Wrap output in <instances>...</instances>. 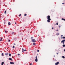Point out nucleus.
Returning a JSON list of instances; mask_svg holds the SVG:
<instances>
[{
  "label": "nucleus",
  "instance_id": "3",
  "mask_svg": "<svg viewBox=\"0 0 65 65\" xmlns=\"http://www.w3.org/2000/svg\"><path fill=\"white\" fill-rule=\"evenodd\" d=\"M65 41V40H63L61 42V43H63V44H64L65 43H64V42Z\"/></svg>",
  "mask_w": 65,
  "mask_h": 65
},
{
  "label": "nucleus",
  "instance_id": "7",
  "mask_svg": "<svg viewBox=\"0 0 65 65\" xmlns=\"http://www.w3.org/2000/svg\"><path fill=\"white\" fill-rule=\"evenodd\" d=\"M56 35H57V36L58 35H59V33H57L56 34Z\"/></svg>",
  "mask_w": 65,
  "mask_h": 65
},
{
  "label": "nucleus",
  "instance_id": "25",
  "mask_svg": "<svg viewBox=\"0 0 65 65\" xmlns=\"http://www.w3.org/2000/svg\"><path fill=\"white\" fill-rule=\"evenodd\" d=\"M13 48H14V46H13Z\"/></svg>",
  "mask_w": 65,
  "mask_h": 65
},
{
  "label": "nucleus",
  "instance_id": "44",
  "mask_svg": "<svg viewBox=\"0 0 65 65\" xmlns=\"http://www.w3.org/2000/svg\"><path fill=\"white\" fill-rule=\"evenodd\" d=\"M57 31H58V29H57Z\"/></svg>",
  "mask_w": 65,
  "mask_h": 65
},
{
  "label": "nucleus",
  "instance_id": "24",
  "mask_svg": "<svg viewBox=\"0 0 65 65\" xmlns=\"http://www.w3.org/2000/svg\"><path fill=\"white\" fill-rule=\"evenodd\" d=\"M10 63L11 64H12V62H10Z\"/></svg>",
  "mask_w": 65,
  "mask_h": 65
},
{
  "label": "nucleus",
  "instance_id": "1",
  "mask_svg": "<svg viewBox=\"0 0 65 65\" xmlns=\"http://www.w3.org/2000/svg\"><path fill=\"white\" fill-rule=\"evenodd\" d=\"M47 19H48L47 20V22L48 23H50V21L51 20V18H50L51 17H50V15H48L47 16Z\"/></svg>",
  "mask_w": 65,
  "mask_h": 65
},
{
  "label": "nucleus",
  "instance_id": "46",
  "mask_svg": "<svg viewBox=\"0 0 65 65\" xmlns=\"http://www.w3.org/2000/svg\"><path fill=\"white\" fill-rule=\"evenodd\" d=\"M62 37H61V39H62Z\"/></svg>",
  "mask_w": 65,
  "mask_h": 65
},
{
  "label": "nucleus",
  "instance_id": "6",
  "mask_svg": "<svg viewBox=\"0 0 65 65\" xmlns=\"http://www.w3.org/2000/svg\"><path fill=\"white\" fill-rule=\"evenodd\" d=\"M24 49L23 48H22V51L23 53H24Z\"/></svg>",
  "mask_w": 65,
  "mask_h": 65
},
{
  "label": "nucleus",
  "instance_id": "41",
  "mask_svg": "<svg viewBox=\"0 0 65 65\" xmlns=\"http://www.w3.org/2000/svg\"><path fill=\"white\" fill-rule=\"evenodd\" d=\"M32 65V63H30V65Z\"/></svg>",
  "mask_w": 65,
  "mask_h": 65
},
{
  "label": "nucleus",
  "instance_id": "23",
  "mask_svg": "<svg viewBox=\"0 0 65 65\" xmlns=\"http://www.w3.org/2000/svg\"><path fill=\"white\" fill-rule=\"evenodd\" d=\"M14 34V32H13L12 33V35H13Z\"/></svg>",
  "mask_w": 65,
  "mask_h": 65
},
{
  "label": "nucleus",
  "instance_id": "35",
  "mask_svg": "<svg viewBox=\"0 0 65 65\" xmlns=\"http://www.w3.org/2000/svg\"><path fill=\"white\" fill-rule=\"evenodd\" d=\"M26 50H24L25 52H26Z\"/></svg>",
  "mask_w": 65,
  "mask_h": 65
},
{
  "label": "nucleus",
  "instance_id": "4",
  "mask_svg": "<svg viewBox=\"0 0 65 65\" xmlns=\"http://www.w3.org/2000/svg\"><path fill=\"white\" fill-rule=\"evenodd\" d=\"M36 59H35V61L36 62H37L38 61V59H37V56H36Z\"/></svg>",
  "mask_w": 65,
  "mask_h": 65
},
{
  "label": "nucleus",
  "instance_id": "22",
  "mask_svg": "<svg viewBox=\"0 0 65 65\" xmlns=\"http://www.w3.org/2000/svg\"><path fill=\"white\" fill-rule=\"evenodd\" d=\"M63 2H65V0H63Z\"/></svg>",
  "mask_w": 65,
  "mask_h": 65
},
{
  "label": "nucleus",
  "instance_id": "31",
  "mask_svg": "<svg viewBox=\"0 0 65 65\" xmlns=\"http://www.w3.org/2000/svg\"><path fill=\"white\" fill-rule=\"evenodd\" d=\"M12 64H14V62H12Z\"/></svg>",
  "mask_w": 65,
  "mask_h": 65
},
{
  "label": "nucleus",
  "instance_id": "13",
  "mask_svg": "<svg viewBox=\"0 0 65 65\" xmlns=\"http://www.w3.org/2000/svg\"><path fill=\"white\" fill-rule=\"evenodd\" d=\"M9 60H12V58H9Z\"/></svg>",
  "mask_w": 65,
  "mask_h": 65
},
{
  "label": "nucleus",
  "instance_id": "39",
  "mask_svg": "<svg viewBox=\"0 0 65 65\" xmlns=\"http://www.w3.org/2000/svg\"><path fill=\"white\" fill-rule=\"evenodd\" d=\"M13 44L14 45H15V44L14 43V44Z\"/></svg>",
  "mask_w": 65,
  "mask_h": 65
},
{
  "label": "nucleus",
  "instance_id": "10",
  "mask_svg": "<svg viewBox=\"0 0 65 65\" xmlns=\"http://www.w3.org/2000/svg\"><path fill=\"white\" fill-rule=\"evenodd\" d=\"M4 64V62H2L1 65H3Z\"/></svg>",
  "mask_w": 65,
  "mask_h": 65
},
{
  "label": "nucleus",
  "instance_id": "45",
  "mask_svg": "<svg viewBox=\"0 0 65 65\" xmlns=\"http://www.w3.org/2000/svg\"><path fill=\"white\" fill-rule=\"evenodd\" d=\"M64 52H65V49L64 50Z\"/></svg>",
  "mask_w": 65,
  "mask_h": 65
},
{
  "label": "nucleus",
  "instance_id": "2",
  "mask_svg": "<svg viewBox=\"0 0 65 65\" xmlns=\"http://www.w3.org/2000/svg\"><path fill=\"white\" fill-rule=\"evenodd\" d=\"M31 41L33 42H36V40L34 39H32Z\"/></svg>",
  "mask_w": 65,
  "mask_h": 65
},
{
  "label": "nucleus",
  "instance_id": "18",
  "mask_svg": "<svg viewBox=\"0 0 65 65\" xmlns=\"http://www.w3.org/2000/svg\"><path fill=\"white\" fill-rule=\"evenodd\" d=\"M62 38H63V39H65V37H62Z\"/></svg>",
  "mask_w": 65,
  "mask_h": 65
},
{
  "label": "nucleus",
  "instance_id": "15",
  "mask_svg": "<svg viewBox=\"0 0 65 65\" xmlns=\"http://www.w3.org/2000/svg\"><path fill=\"white\" fill-rule=\"evenodd\" d=\"M2 38H1V39L0 40V41H2Z\"/></svg>",
  "mask_w": 65,
  "mask_h": 65
},
{
  "label": "nucleus",
  "instance_id": "32",
  "mask_svg": "<svg viewBox=\"0 0 65 65\" xmlns=\"http://www.w3.org/2000/svg\"><path fill=\"white\" fill-rule=\"evenodd\" d=\"M18 56H20V54H18Z\"/></svg>",
  "mask_w": 65,
  "mask_h": 65
},
{
  "label": "nucleus",
  "instance_id": "27",
  "mask_svg": "<svg viewBox=\"0 0 65 65\" xmlns=\"http://www.w3.org/2000/svg\"><path fill=\"white\" fill-rule=\"evenodd\" d=\"M37 52H39V50H38L37 51Z\"/></svg>",
  "mask_w": 65,
  "mask_h": 65
},
{
  "label": "nucleus",
  "instance_id": "20",
  "mask_svg": "<svg viewBox=\"0 0 65 65\" xmlns=\"http://www.w3.org/2000/svg\"><path fill=\"white\" fill-rule=\"evenodd\" d=\"M2 55L3 56H4V55H3V53H2Z\"/></svg>",
  "mask_w": 65,
  "mask_h": 65
},
{
  "label": "nucleus",
  "instance_id": "21",
  "mask_svg": "<svg viewBox=\"0 0 65 65\" xmlns=\"http://www.w3.org/2000/svg\"><path fill=\"white\" fill-rule=\"evenodd\" d=\"M24 16H26V15H27V14H25L24 15Z\"/></svg>",
  "mask_w": 65,
  "mask_h": 65
},
{
  "label": "nucleus",
  "instance_id": "9",
  "mask_svg": "<svg viewBox=\"0 0 65 65\" xmlns=\"http://www.w3.org/2000/svg\"><path fill=\"white\" fill-rule=\"evenodd\" d=\"M8 25H11V24L10 23V22H9L8 23Z\"/></svg>",
  "mask_w": 65,
  "mask_h": 65
},
{
  "label": "nucleus",
  "instance_id": "36",
  "mask_svg": "<svg viewBox=\"0 0 65 65\" xmlns=\"http://www.w3.org/2000/svg\"><path fill=\"white\" fill-rule=\"evenodd\" d=\"M52 29H54V28L53 27H52Z\"/></svg>",
  "mask_w": 65,
  "mask_h": 65
},
{
  "label": "nucleus",
  "instance_id": "30",
  "mask_svg": "<svg viewBox=\"0 0 65 65\" xmlns=\"http://www.w3.org/2000/svg\"><path fill=\"white\" fill-rule=\"evenodd\" d=\"M61 20H64V19H63V18H62V19H61Z\"/></svg>",
  "mask_w": 65,
  "mask_h": 65
},
{
  "label": "nucleus",
  "instance_id": "14",
  "mask_svg": "<svg viewBox=\"0 0 65 65\" xmlns=\"http://www.w3.org/2000/svg\"><path fill=\"white\" fill-rule=\"evenodd\" d=\"M62 46L63 47H65V45L64 44H63V45H62Z\"/></svg>",
  "mask_w": 65,
  "mask_h": 65
},
{
  "label": "nucleus",
  "instance_id": "40",
  "mask_svg": "<svg viewBox=\"0 0 65 65\" xmlns=\"http://www.w3.org/2000/svg\"><path fill=\"white\" fill-rule=\"evenodd\" d=\"M61 37H63V35H61Z\"/></svg>",
  "mask_w": 65,
  "mask_h": 65
},
{
  "label": "nucleus",
  "instance_id": "8",
  "mask_svg": "<svg viewBox=\"0 0 65 65\" xmlns=\"http://www.w3.org/2000/svg\"><path fill=\"white\" fill-rule=\"evenodd\" d=\"M5 55H8V53H5Z\"/></svg>",
  "mask_w": 65,
  "mask_h": 65
},
{
  "label": "nucleus",
  "instance_id": "28",
  "mask_svg": "<svg viewBox=\"0 0 65 65\" xmlns=\"http://www.w3.org/2000/svg\"><path fill=\"white\" fill-rule=\"evenodd\" d=\"M5 33H7V31H5Z\"/></svg>",
  "mask_w": 65,
  "mask_h": 65
},
{
  "label": "nucleus",
  "instance_id": "19",
  "mask_svg": "<svg viewBox=\"0 0 65 65\" xmlns=\"http://www.w3.org/2000/svg\"><path fill=\"white\" fill-rule=\"evenodd\" d=\"M6 11H5V14H6Z\"/></svg>",
  "mask_w": 65,
  "mask_h": 65
},
{
  "label": "nucleus",
  "instance_id": "11",
  "mask_svg": "<svg viewBox=\"0 0 65 65\" xmlns=\"http://www.w3.org/2000/svg\"><path fill=\"white\" fill-rule=\"evenodd\" d=\"M62 58H63V59H65V57H64V56H62Z\"/></svg>",
  "mask_w": 65,
  "mask_h": 65
},
{
  "label": "nucleus",
  "instance_id": "12",
  "mask_svg": "<svg viewBox=\"0 0 65 65\" xmlns=\"http://www.w3.org/2000/svg\"><path fill=\"white\" fill-rule=\"evenodd\" d=\"M11 56V54L10 53L9 54V56Z\"/></svg>",
  "mask_w": 65,
  "mask_h": 65
},
{
  "label": "nucleus",
  "instance_id": "5",
  "mask_svg": "<svg viewBox=\"0 0 65 65\" xmlns=\"http://www.w3.org/2000/svg\"><path fill=\"white\" fill-rule=\"evenodd\" d=\"M59 62H57L55 63V64L56 65H57L58 64H59Z\"/></svg>",
  "mask_w": 65,
  "mask_h": 65
},
{
  "label": "nucleus",
  "instance_id": "26",
  "mask_svg": "<svg viewBox=\"0 0 65 65\" xmlns=\"http://www.w3.org/2000/svg\"><path fill=\"white\" fill-rule=\"evenodd\" d=\"M56 24L57 25H58V23H57Z\"/></svg>",
  "mask_w": 65,
  "mask_h": 65
},
{
  "label": "nucleus",
  "instance_id": "38",
  "mask_svg": "<svg viewBox=\"0 0 65 65\" xmlns=\"http://www.w3.org/2000/svg\"><path fill=\"white\" fill-rule=\"evenodd\" d=\"M31 39H32V38H33V37H31Z\"/></svg>",
  "mask_w": 65,
  "mask_h": 65
},
{
  "label": "nucleus",
  "instance_id": "37",
  "mask_svg": "<svg viewBox=\"0 0 65 65\" xmlns=\"http://www.w3.org/2000/svg\"><path fill=\"white\" fill-rule=\"evenodd\" d=\"M63 21H65V19H63Z\"/></svg>",
  "mask_w": 65,
  "mask_h": 65
},
{
  "label": "nucleus",
  "instance_id": "34",
  "mask_svg": "<svg viewBox=\"0 0 65 65\" xmlns=\"http://www.w3.org/2000/svg\"><path fill=\"white\" fill-rule=\"evenodd\" d=\"M59 28H60V27H61V26H59Z\"/></svg>",
  "mask_w": 65,
  "mask_h": 65
},
{
  "label": "nucleus",
  "instance_id": "16",
  "mask_svg": "<svg viewBox=\"0 0 65 65\" xmlns=\"http://www.w3.org/2000/svg\"><path fill=\"white\" fill-rule=\"evenodd\" d=\"M10 40H8V42H10Z\"/></svg>",
  "mask_w": 65,
  "mask_h": 65
},
{
  "label": "nucleus",
  "instance_id": "43",
  "mask_svg": "<svg viewBox=\"0 0 65 65\" xmlns=\"http://www.w3.org/2000/svg\"><path fill=\"white\" fill-rule=\"evenodd\" d=\"M15 24H17V23L16 22L15 23Z\"/></svg>",
  "mask_w": 65,
  "mask_h": 65
},
{
  "label": "nucleus",
  "instance_id": "42",
  "mask_svg": "<svg viewBox=\"0 0 65 65\" xmlns=\"http://www.w3.org/2000/svg\"><path fill=\"white\" fill-rule=\"evenodd\" d=\"M57 55H58V53H57Z\"/></svg>",
  "mask_w": 65,
  "mask_h": 65
},
{
  "label": "nucleus",
  "instance_id": "29",
  "mask_svg": "<svg viewBox=\"0 0 65 65\" xmlns=\"http://www.w3.org/2000/svg\"><path fill=\"white\" fill-rule=\"evenodd\" d=\"M21 15V14H20V15H19V16H20Z\"/></svg>",
  "mask_w": 65,
  "mask_h": 65
},
{
  "label": "nucleus",
  "instance_id": "33",
  "mask_svg": "<svg viewBox=\"0 0 65 65\" xmlns=\"http://www.w3.org/2000/svg\"><path fill=\"white\" fill-rule=\"evenodd\" d=\"M62 4H65V3H62Z\"/></svg>",
  "mask_w": 65,
  "mask_h": 65
},
{
  "label": "nucleus",
  "instance_id": "17",
  "mask_svg": "<svg viewBox=\"0 0 65 65\" xmlns=\"http://www.w3.org/2000/svg\"><path fill=\"white\" fill-rule=\"evenodd\" d=\"M36 45V44H35V43H33L34 45Z\"/></svg>",
  "mask_w": 65,
  "mask_h": 65
}]
</instances>
